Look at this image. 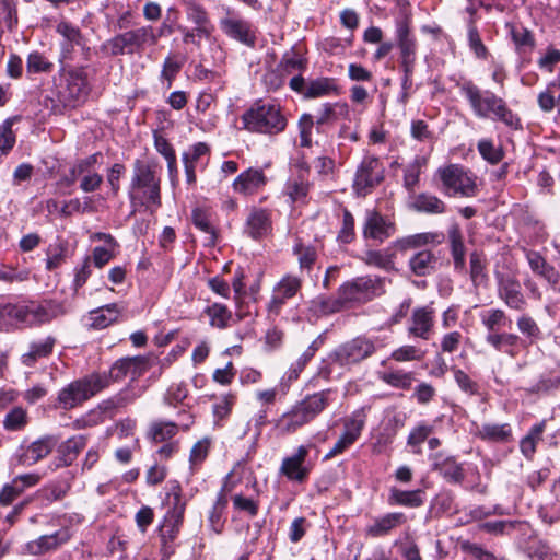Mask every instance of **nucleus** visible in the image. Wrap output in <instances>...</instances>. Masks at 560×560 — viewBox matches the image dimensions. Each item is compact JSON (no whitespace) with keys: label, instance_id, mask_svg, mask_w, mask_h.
Segmentation results:
<instances>
[{"label":"nucleus","instance_id":"dca6fc26","mask_svg":"<svg viewBox=\"0 0 560 560\" xmlns=\"http://www.w3.org/2000/svg\"><path fill=\"white\" fill-rule=\"evenodd\" d=\"M435 312L432 306L416 307L412 311L407 328L409 337L429 340L434 331Z\"/></svg>","mask_w":560,"mask_h":560},{"label":"nucleus","instance_id":"2eb2a0df","mask_svg":"<svg viewBox=\"0 0 560 560\" xmlns=\"http://www.w3.org/2000/svg\"><path fill=\"white\" fill-rule=\"evenodd\" d=\"M364 425V412L362 410L353 412L352 416L345 421L343 433L340 435L332 448L326 454L325 459L335 457L350 447L361 435Z\"/></svg>","mask_w":560,"mask_h":560},{"label":"nucleus","instance_id":"49530a36","mask_svg":"<svg viewBox=\"0 0 560 560\" xmlns=\"http://www.w3.org/2000/svg\"><path fill=\"white\" fill-rule=\"evenodd\" d=\"M433 432V427L424 422L417 424L407 438V445L411 447L413 454H422V443L429 439Z\"/></svg>","mask_w":560,"mask_h":560},{"label":"nucleus","instance_id":"b1692460","mask_svg":"<svg viewBox=\"0 0 560 560\" xmlns=\"http://www.w3.org/2000/svg\"><path fill=\"white\" fill-rule=\"evenodd\" d=\"M267 182L261 168L249 167L234 179L233 189L243 196H252L264 188Z\"/></svg>","mask_w":560,"mask_h":560},{"label":"nucleus","instance_id":"1a4fd4ad","mask_svg":"<svg viewBox=\"0 0 560 560\" xmlns=\"http://www.w3.org/2000/svg\"><path fill=\"white\" fill-rule=\"evenodd\" d=\"M167 505L168 510L160 526L161 539L164 547L177 538L184 522L186 502L182 498V490L178 483H174L171 487L167 493Z\"/></svg>","mask_w":560,"mask_h":560},{"label":"nucleus","instance_id":"f8f14e48","mask_svg":"<svg viewBox=\"0 0 560 560\" xmlns=\"http://www.w3.org/2000/svg\"><path fill=\"white\" fill-rule=\"evenodd\" d=\"M497 293L499 299L511 310L524 311L527 300L520 280L512 273L495 271Z\"/></svg>","mask_w":560,"mask_h":560},{"label":"nucleus","instance_id":"e433bc0d","mask_svg":"<svg viewBox=\"0 0 560 560\" xmlns=\"http://www.w3.org/2000/svg\"><path fill=\"white\" fill-rule=\"evenodd\" d=\"M442 235L436 233H419L396 240L390 246L398 252L416 249L429 243H441Z\"/></svg>","mask_w":560,"mask_h":560},{"label":"nucleus","instance_id":"0e129e2a","mask_svg":"<svg viewBox=\"0 0 560 560\" xmlns=\"http://www.w3.org/2000/svg\"><path fill=\"white\" fill-rule=\"evenodd\" d=\"M316 121L311 114H303L299 119L300 145L310 148L312 145V131Z\"/></svg>","mask_w":560,"mask_h":560},{"label":"nucleus","instance_id":"473e14b6","mask_svg":"<svg viewBox=\"0 0 560 560\" xmlns=\"http://www.w3.org/2000/svg\"><path fill=\"white\" fill-rule=\"evenodd\" d=\"M342 298L338 294L337 298L319 295L310 302L308 311L314 317L328 316L346 310Z\"/></svg>","mask_w":560,"mask_h":560},{"label":"nucleus","instance_id":"3c124183","mask_svg":"<svg viewBox=\"0 0 560 560\" xmlns=\"http://www.w3.org/2000/svg\"><path fill=\"white\" fill-rule=\"evenodd\" d=\"M307 67V60L294 50L285 52L279 63V68L284 74L303 72Z\"/></svg>","mask_w":560,"mask_h":560},{"label":"nucleus","instance_id":"4be33fe9","mask_svg":"<svg viewBox=\"0 0 560 560\" xmlns=\"http://www.w3.org/2000/svg\"><path fill=\"white\" fill-rule=\"evenodd\" d=\"M430 460L432 462V469L438 471L447 482L457 485L464 481L465 470L454 456L438 452L430 455Z\"/></svg>","mask_w":560,"mask_h":560},{"label":"nucleus","instance_id":"7ed1b4c3","mask_svg":"<svg viewBox=\"0 0 560 560\" xmlns=\"http://www.w3.org/2000/svg\"><path fill=\"white\" fill-rule=\"evenodd\" d=\"M244 128L249 132L275 136L287 128L281 107L275 103H255L242 115Z\"/></svg>","mask_w":560,"mask_h":560},{"label":"nucleus","instance_id":"ea45409f","mask_svg":"<svg viewBox=\"0 0 560 560\" xmlns=\"http://www.w3.org/2000/svg\"><path fill=\"white\" fill-rule=\"evenodd\" d=\"M436 257L431 250H420L409 259V268L417 277H425L435 270Z\"/></svg>","mask_w":560,"mask_h":560},{"label":"nucleus","instance_id":"37998d69","mask_svg":"<svg viewBox=\"0 0 560 560\" xmlns=\"http://www.w3.org/2000/svg\"><path fill=\"white\" fill-rule=\"evenodd\" d=\"M448 240L451 243V253L454 260V267L458 271H464L466 267V248L460 230L453 226L448 231Z\"/></svg>","mask_w":560,"mask_h":560},{"label":"nucleus","instance_id":"e2e57ef3","mask_svg":"<svg viewBox=\"0 0 560 560\" xmlns=\"http://www.w3.org/2000/svg\"><path fill=\"white\" fill-rule=\"evenodd\" d=\"M15 119V117L8 118L0 125V155L8 154L15 143V136L12 131Z\"/></svg>","mask_w":560,"mask_h":560},{"label":"nucleus","instance_id":"5fc2aeb1","mask_svg":"<svg viewBox=\"0 0 560 560\" xmlns=\"http://www.w3.org/2000/svg\"><path fill=\"white\" fill-rule=\"evenodd\" d=\"M389 502L404 506L417 508L423 503L420 490L404 491L393 489L389 495Z\"/></svg>","mask_w":560,"mask_h":560},{"label":"nucleus","instance_id":"09e8293b","mask_svg":"<svg viewBox=\"0 0 560 560\" xmlns=\"http://www.w3.org/2000/svg\"><path fill=\"white\" fill-rule=\"evenodd\" d=\"M205 313L209 316L210 325L218 329H224L229 326L232 318V312L223 304L213 303L209 305Z\"/></svg>","mask_w":560,"mask_h":560},{"label":"nucleus","instance_id":"338daca9","mask_svg":"<svg viewBox=\"0 0 560 560\" xmlns=\"http://www.w3.org/2000/svg\"><path fill=\"white\" fill-rule=\"evenodd\" d=\"M52 67L54 65L38 51H33L27 57L26 69L28 73L50 72Z\"/></svg>","mask_w":560,"mask_h":560},{"label":"nucleus","instance_id":"c756f323","mask_svg":"<svg viewBox=\"0 0 560 560\" xmlns=\"http://www.w3.org/2000/svg\"><path fill=\"white\" fill-rule=\"evenodd\" d=\"M406 516L401 512L387 513L374 520L365 529L366 535L371 537H382L388 535L394 528L406 522Z\"/></svg>","mask_w":560,"mask_h":560},{"label":"nucleus","instance_id":"72a5a7b5","mask_svg":"<svg viewBox=\"0 0 560 560\" xmlns=\"http://www.w3.org/2000/svg\"><path fill=\"white\" fill-rule=\"evenodd\" d=\"M505 30L509 32L518 52L532 51L535 48V36L527 27L518 23L506 22Z\"/></svg>","mask_w":560,"mask_h":560},{"label":"nucleus","instance_id":"bb28decb","mask_svg":"<svg viewBox=\"0 0 560 560\" xmlns=\"http://www.w3.org/2000/svg\"><path fill=\"white\" fill-rule=\"evenodd\" d=\"M350 109L347 103H324L315 116L316 127L331 126L340 119L349 120Z\"/></svg>","mask_w":560,"mask_h":560},{"label":"nucleus","instance_id":"680f3d73","mask_svg":"<svg viewBox=\"0 0 560 560\" xmlns=\"http://www.w3.org/2000/svg\"><path fill=\"white\" fill-rule=\"evenodd\" d=\"M293 253L298 256V261L302 271L305 269L310 270L317 259V252L315 247L311 245L298 243L293 247Z\"/></svg>","mask_w":560,"mask_h":560},{"label":"nucleus","instance_id":"39448f33","mask_svg":"<svg viewBox=\"0 0 560 560\" xmlns=\"http://www.w3.org/2000/svg\"><path fill=\"white\" fill-rule=\"evenodd\" d=\"M153 26L143 25L107 39L102 49L112 57L135 55L154 46Z\"/></svg>","mask_w":560,"mask_h":560},{"label":"nucleus","instance_id":"aec40b11","mask_svg":"<svg viewBox=\"0 0 560 560\" xmlns=\"http://www.w3.org/2000/svg\"><path fill=\"white\" fill-rule=\"evenodd\" d=\"M58 440L52 435H45L26 446L20 447L18 460L23 466H33L56 447Z\"/></svg>","mask_w":560,"mask_h":560},{"label":"nucleus","instance_id":"bf43d9fd","mask_svg":"<svg viewBox=\"0 0 560 560\" xmlns=\"http://www.w3.org/2000/svg\"><path fill=\"white\" fill-rule=\"evenodd\" d=\"M226 504H228V500H226L225 495L223 494V492L221 491L218 494L217 500H215L211 511L209 512V523H210L211 529L217 534H220L222 532L223 523H222L221 518H222V514L226 508Z\"/></svg>","mask_w":560,"mask_h":560},{"label":"nucleus","instance_id":"69168bd1","mask_svg":"<svg viewBox=\"0 0 560 560\" xmlns=\"http://www.w3.org/2000/svg\"><path fill=\"white\" fill-rule=\"evenodd\" d=\"M478 151L480 155L491 164H498L503 159V151L500 147H495L492 140L481 139L478 142Z\"/></svg>","mask_w":560,"mask_h":560},{"label":"nucleus","instance_id":"8fccbe9b","mask_svg":"<svg viewBox=\"0 0 560 560\" xmlns=\"http://www.w3.org/2000/svg\"><path fill=\"white\" fill-rule=\"evenodd\" d=\"M480 320L488 334H491L505 326L508 317L503 310L490 308L480 313Z\"/></svg>","mask_w":560,"mask_h":560},{"label":"nucleus","instance_id":"4c0bfd02","mask_svg":"<svg viewBox=\"0 0 560 560\" xmlns=\"http://www.w3.org/2000/svg\"><path fill=\"white\" fill-rule=\"evenodd\" d=\"M411 209L417 212H424L430 214H441L446 211V205L439 197L421 192L412 198L410 203Z\"/></svg>","mask_w":560,"mask_h":560},{"label":"nucleus","instance_id":"13d9d810","mask_svg":"<svg viewBox=\"0 0 560 560\" xmlns=\"http://www.w3.org/2000/svg\"><path fill=\"white\" fill-rule=\"evenodd\" d=\"M177 433V425L174 422L156 421L151 424L149 436L152 441L160 443L173 438Z\"/></svg>","mask_w":560,"mask_h":560},{"label":"nucleus","instance_id":"5701e85b","mask_svg":"<svg viewBox=\"0 0 560 560\" xmlns=\"http://www.w3.org/2000/svg\"><path fill=\"white\" fill-rule=\"evenodd\" d=\"M397 46L400 51V66L401 68H415L417 40L411 34L410 28L406 22H400L396 28Z\"/></svg>","mask_w":560,"mask_h":560},{"label":"nucleus","instance_id":"423d86ee","mask_svg":"<svg viewBox=\"0 0 560 560\" xmlns=\"http://www.w3.org/2000/svg\"><path fill=\"white\" fill-rule=\"evenodd\" d=\"M184 7L186 19L194 27L189 28L179 24L176 26V30L182 34L184 44H192L200 47L201 39H209L214 30L210 15L206 8L197 0L186 1Z\"/></svg>","mask_w":560,"mask_h":560},{"label":"nucleus","instance_id":"f704fd0d","mask_svg":"<svg viewBox=\"0 0 560 560\" xmlns=\"http://www.w3.org/2000/svg\"><path fill=\"white\" fill-rule=\"evenodd\" d=\"M220 26L221 30L231 38L247 45L254 43V38L249 32V24L244 20L230 18L222 19L220 21Z\"/></svg>","mask_w":560,"mask_h":560},{"label":"nucleus","instance_id":"6e6d98bb","mask_svg":"<svg viewBox=\"0 0 560 560\" xmlns=\"http://www.w3.org/2000/svg\"><path fill=\"white\" fill-rule=\"evenodd\" d=\"M424 158H416L404 170V186L408 191H413L419 183V176L422 167L425 165Z\"/></svg>","mask_w":560,"mask_h":560},{"label":"nucleus","instance_id":"a19ab883","mask_svg":"<svg viewBox=\"0 0 560 560\" xmlns=\"http://www.w3.org/2000/svg\"><path fill=\"white\" fill-rule=\"evenodd\" d=\"M331 390L326 389L312 395H307L298 404L313 421L329 405Z\"/></svg>","mask_w":560,"mask_h":560},{"label":"nucleus","instance_id":"6e6552de","mask_svg":"<svg viewBox=\"0 0 560 560\" xmlns=\"http://www.w3.org/2000/svg\"><path fill=\"white\" fill-rule=\"evenodd\" d=\"M376 350V343L372 338L360 335L340 343L329 354V359L332 363L349 369L371 358Z\"/></svg>","mask_w":560,"mask_h":560},{"label":"nucleus","instance_id":"7c9ffc66","mask_svg":"<svg viewBox=\"0 0 560 560\" xmlns=\"http://www.w3.org/2000/svg\"><path fill=\"white\" fill-rule=\"evenodd\" d=\"M85 445L86 438L84 435H75L62 442L57 448V467L71 465Z\"/></svg>","mask_w":560,"mask_h":560},{"label":"nucleus","instance_id":"9b49d317","mask_svg":"<svg viewBox=\"0 0 560 560\" xmlns=\"http://www.w3.org/2000/svg\"><path fill=\"white\" fill-rule=\"evenodd\" d=\"M384 166L382 162L372 155H366L361 161L353 179V189L358 196H366L384 179Z\"/></svg>","mask_w":560,"mask_h":560},{"label":"nucleus","instance_id":"052dcab7","mask_svg":"<svg viewBox=\"0 0 560 560\" xmlns=\"http://www.w3.org/2000/svg\"><path fill=\"white\" fill-rule=\"evenodd\" d=\"M27 412L22 407H14L4 417L3 427L8 431L22 430L27 424Z\"/></svg>","mask_w":560,"mask_h":560},{"label":"nucleus","instance_id":"de8ad7c7","mask_svg":"<svg viewBox=\"0 0 560 560\" xmlns=\"http://www.w3.org/2000/svg\"><path fill=\"white\" fill-rule=\"evenodd\" d=\"M117 317L118 310L116 304H109L91 312V326L95 329H103L116 322Z\"/></svg>","mask_w":560,"mask_h":560},{"label":"nucleus","instance_id":"0eeeda50","mask_svg":"<svg viewBox=\"0 0 560 560\" xmlns=\"http://www.w3.org/2000/svg\"><path fill=\"white\" fill-rule=\"evenodd\" d=\"M385 279L377 276L357 277L338 290L347 308L372 301L385 292Z\"/></svg>","mask_w":560,"mask_h":560},{"label":"nucleus","instance_id":"c85d7f7f","mask_svg":"<svg viewBox=\"0 0 560 560\" xmlns=\"http://www.w3.org/2000/svg\"><path fill=\"white\" fill-rule=\"evenodd\" d=\"M486 342L495 351L503 352L511 358L518 354V346L523 342L520 336L511 332H491L485 337Z\"/></svg>","mask_w":560,"mask_h":560},{"label":"nucleus","instance_id":"2f4dec72","mask_svg":"<svg viewBox=\"0 0 560 560\" xmlns=\"http://www.w3.org/2000/svg\"><path fill=\"white\" fill-rule=\"evenodd\" d=\"M208 153L209 147L203 142L195 143L183 153L182 159L185 168L186 182L188 185H194L196 183V167L202 156L207 155Z\"/></svg>","mask_w":560,"mask_h":560},{"label":"nucleus","instance_id":"f3484780","mask_svg":"<svg viewBox=\"0 0 560 560\" xmlns=\"http://www.w3.org/2000/svg\"><path fill=\"white\" fill-rule=\"evenodd\" d=\"M307 455L308 446H299L293 455L283 458L280 466V474L291 481L304 482L311 471V467L305 465Z\"/></svg>","mask_w":560,"mask_h":560},{"label":"nucleus","instance_id":"c9c22d12","mask_svg":"<svg viewBox=\"0 0 560 560\" xmlns=\"http://www.w3.org/2000/svg\"><path fill=\"white\" fill-rule=\"evenodd\" d=\"M56 339L54 337H46L43 340L34 341L30 345V350L21 358L25 366H33L39 359L47 358L51 354Z\"/></svg>","mask_w":560,"mask_h":560},{"label":"nucleus","instance_id":"58836bf2","mask_svg":"<svg viewBox=\"0 0 560 560\" xmlns=\"http://www.w3.org/2000/svg\"><path fill=\"white\" fill-rule=\"evenodd\" d=\"M469 276L474 288H486L488 285L487 259L483 254L479 252H472L470 254Z\"/></svg>","mask_w":560,"mask_h":560},{"label":"nucleus","instance_id":"4d7b16f0","mask_svg":"<svg viewBox=\"0 0 560 560\" xmlns=\"http://www.w3.org/2000/svg\"><path fill=\"white\" fill-rule=\"evenodd\" d=\"M427 352L415 345H404L395 349L390 359L396 362L421 361Z\"/></svg>","mask_w":560,"mask_h":560},{"label":"nucleus","instance_id":"f257e3e1","mask_svg":"<svg viewBox=\"0 0 560 560\" xmlns=\"http://www.w3.org/2000/svg\"><path fill=\"white\" fill-rule=\"evenodd\" d=\"M456 86L477 118L498 120L513 130L522 129L521 118L502 97L489 90L482 91L471 80L459 81Z\"/></svg>","mask_w":560,"mask_h":560},{"label":"nucleus","instance_id":"f03ea898","mask_svg":"<svg viewBox=\"0 0 560 560\" xmlns=\"http://www.w3.org/2000/svg\"><path fill=\"white\" fill-rule=\"evenodd\" d=\"M128 196L132 212L144 208L154 213L162 206L161 178L154 161L137 159L133 162Z\"/></svg>","mask_w":560,"mask_h":560},{"label":"nucleus","instance_id":"20e7f679","mask_svg":"<svg viewBox=\"0 0 560 560\" xmlns=\"http://www.w3.org/2000/svg\"><path fill=\"white\" fill-rule=\"evenodd\" d=\"M108 387L107 373H93L63 387L58 394L61 408L69 410Z\"/></svg>","mask_w":560,"mask_h":560},{"label":"nucleus","instance_id":"603ef678","mask_svg":"<svg viewBox=\"0 0 560 560\" xmlns=\"http://www.w3.org/2000/svg\"><path fill=\"white\" fill-rule=\"evenodd\" d=\"M381 380L392 387L409 389L413 381V374L412 372L395 370L382 373Z\"/></svg>","mask_w":560,"mask_h":560},{"label":"nucleus","instance_id":"a18cd8bd","mask_svg":"<svg viewBox=\"0 0 560 560\" xmlns=\"http://www.w3.org/2000/svg\"><path fill=\"white\" fill-rule=\"evenodd\" d=\"M311 184L305 176L298 175L288 180L285 185V195L292 202H305L310 191Z\"/></svg>","mask_w":560,"mask_h":560},{"label":"nucleus","instance_id":"393cba45","mask_svg":"<svg viewBox=\"0 0 560 560\" xmlns=\"http://www.w3.org/2000/svg\"><path fill=\"white\" fill-rule=\"evenodd\" d=\"M271 229V212L262 208H253L246 219L245 234L254 240H259L267 236Z\"/></svg>","mask_w":560,"mask_h":560},{"label":"nucleus","instance_id":"774afa93","mask_svg":"<svg viewBox=\"0 0 560 560\" xmlns=\"http://www.w3.org/2000/svg\"><path fill=\"white\" fill-rule=\"evenodd\" d=\"M454 380L458 387L469 396L479 394L478 384L463 370L453 368Z\"/></svg>","mask_w":560,"mask_h":560},{"label":"nucleus","instance_id":"864d4df0","mask_svg":"<svg viewBox=\"0 0 560 560\" xmlns=\"http://www.w3.org/2000/svg\"><path fill=\"white\" fill-rule=\"evenodd\" d=\"M336 91L334 81L328 78H319L311 81L304 92L305 98H315L320 96L330 95Z\"/></svg>","mask_w":560,"mask_h":560},{"label":"nucleus","instance_id":"ddd939ff","mask_svg":"<svg viewBox=\"0 0 560 560\" xmlns=\"http://www.w3.org/2000/svg\"><path fill=\"white\" fill-rule=\"evenodd\" d=\"M153 363V359L149 355L126 357L117 360L107 374L108 385L112 381L118 382L129 376L131 381L142 376Z\"/></svg>","mask_w":560,"mask_h":560},{"label":"nucleus","instance_id":"6ab92c4d","mask_svg":"<svg viewBox=\"0 0 560 560\" xmlns=\"http://www.w3.org/2000/svg\"><path fill=\"white\" fill-rule=\"evenodd\" d=\"M396 231L395 223L386 219L377 211H368L363 224V237L383 243L394 235Z\"/></svg>","mask_w":560,"mask_h":560},{"label":"nucleus","instance_id":"412c9836","mask_svg":"<svg viewBox=\"0 0 560 560\" xmlns=\"http://www.w3.org/2000/svg\"><path fill=\"white\" fill-rule=\"evenodd\" d=\"M143 393V387L129 384L114 396L102 400L98 404V409L102 413L114 417L120 410L135 402Z\"/></svg>","mask_w":560,"mask_h":560},{"label":"nucleus","instance_id":"9d476101","mask_svg":"<svg viewBox=\"0 0 560 560\" xmlns=\"http://www.w3.org/2000/svg\"><path fill=\"white\" fill-rule=\"evenodd\" d=\"M438 175L447 196L474 197L477 185L472 175L457 164H450L438 170Z\"/></svg>","mask_w":560,"mask_h":560},{"label":"nucleus","instance_id":"a211bd4d","mask_svg":"<svg viewBox=\"0 0 560 560\" xmlns=\"http://www.w3.org/2000/svg\"><path fill=\"white\" fill-rule=\"evenodd\" d=\"M71 538L68 527H62L50 535H42L38 538L25 544L24 551L32 556H42L59 549Z\"/></svg>","mask_w":560,"mask_h":560},{"label":"nucleus","instance_id":"4468645a","mask_svg":"<svg viewBox=\"0 0 560 560\" xmlns=\"http://www.w3.org/2000/svg\"><path fill=\"white\" fill-rule=\"evenodd\" d=\"M302 280L292 275L284 276L273 288L272 295L267 304L269 316H278L283 305L292 299L301 289Z\"/></svg>","mask_w":560,"mask_h":560},{"label":"nucleus","instance_id":"79ce46f5","mask_svg":"<svg viewBox=\"0 0 560 560\" xmlns=\"http://www.w3.org/2000/svg\"><path fill=\"white\" fill-rule=\"evenodd\" d=\"M394 250L392 246L382 249H369L363 253L361 259L369 266L377 267L384 270L394 269Z\"/></svg>","mask_w":560,"mask_h":560},{"label":"nucleus","instance_id":"c03bdc74","mask_svg":"<svg viewBox=\"0 0 560 560\" xmlns=\"http://www.w3.org/2000/svg\"><path fill=\"white\" fill-rule=\"evenodd\" d=\"M478 435L486 441L505 443L512 439V429L509 423H485L480 427Z\"/></svg>","mask_w":560,"mask_h":560},{"label":"nucleus","instance_id":"cd10ccee","mask_svg":"<svg viewBox=\"0 0 560 560\" xmlns=\"http://www.w3.org/2000/svg\"><path fill=\"white\" fill-rule=\"evenodd\" d=\"M311 418L296 402L289 411L284 412L275 423L282 434H291L311 422Z\"/></svg>","mask_w":560,"mask_h":560},{"label":"nucleus","instance_id":"a878e982","mask_svg":"<svg viewBox=\"0 0 560 560\" xmlns=\"http://www.w3.org/2000/svg\"><path fill=\"white\" fill-rule=\"evenodd\" d=\"M65 78L68 96L75 102L85 101L91 91L85 69L72 68L66 72Z\"/></svg>","mask_w":560,"mask_h":560}]
</instances>
